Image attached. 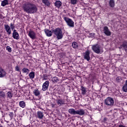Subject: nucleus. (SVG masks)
<instances>
[{
    "instance_id": "obj_1",
    "label": "nucleus",
    "mask_w": 127,
    "mask_h": 127,
    "mask_svg": "<svg viewBox=\"0 0 127 127\" xmlns=\"http://www.w3.org/2000/svg\"><path fill=\"white\" fill-rule=\"evenodd\" d=\"M22 8L25 12L30 14L37 12L38 10L36 5L30 2H27L24 4Z\"/></svg>"
},
{
    "instance_id": "obj_2",
    "label": "nucleus",
    "mask_w": 127,
    "mask_h": 127,
    "mask_svg": "<svg viewBox=\"0 0 127 127\" xmlns=\"http://www.w3.org/2000/svg\"><path fill=\"white\" fill-rule=\"evenodd\" d=\"M53 33H54L57 36V38L58 39H62L63 38V34H62V30L60 28H57L56 29H52Z\"/></svg>"
},
{
    "instance_id": "obj_3",
    "label": "nucleus",
    "mask_w": 127,
    "mask_h": 127,
    "mask_svg": "<svg viewBox=\"0 0 127 127\" xmlns=\"http://www.w3.org/2000/svg\"><path fill=\"white\" fill-rule=\"evenodd\" d=\"M68 113L71 115H79V116H83V115H85V110L83 109H79L75 111L74 109H70L68 110Z\"/></svg>"
},
{
    "instance_id": "obj_4",
    "label": "nucleus",
    "mask_w": 127,
    "mask_h": 127,
    "mask_svg": "<svg viewBox=\"0 0 127 127\" xmlns=\"http://www.w3.org/2000/svg\"><path fill=\"white\" fill-rule=\"evenodd\" d=\"M114 99L110 97H107L104 101V104L106 105V106H114Z\"/></svg>"
},
{
    "instance_id": "obj_5",
    "label": "nucleus",
    "mask_w": 127,
    "mask_h": 127,
    "mask_svg": "<svg viewBox=\"0 0 127 127\" xmlns=\"http://www.w3.org/2000/svg\"><path fill=\"white\" fill-rule=\"evenodd\" d=\"M92 50L94 51L95 53L97 54H100L101 53V46L99 44H96L92 47Z\"/></svg>"
},
{
    "instance_id": "obj_6",
    "label": "nucleus",
    "mask_w": 127,
    "mask_h": 127,
    "mask_svg": "<svg viewBox=\"0 0 127 127\" xmlns=\"http://www.w3.org/2000/svg\"><path fill=\"white\" fill-rule=\"evenodd\" d=\"M64 19L69 27H74V21H73L72 19L68 18L67 17H64Z\"/></svg>"
},
{
    "instance_id": "obj_7",
    "label": "nucleus",
    "mask_w": 127,
    "mask_h": 127,
    "mask_svg": "<svg viewBox=\"0 0 127 127\" xmlns=\"http://www.w3.org/2000/svg\"><path fill=\"white\" fill-rule=\"evenodd\" d=\"M103 32L104 34H105V35H106L107 36H111L112 34V32H111V31H110V29H109L108 26L104 27Z\"/></svg>"
},
{
    "instance_id": "obj_8",
    "label": "nucleus",
    "mask_w": 127,
    "mask_h": 127,
    "mask_svg": "<svg viewBox=\"0 0 127 127\" xmlns=\"http://www.w3.org/2000/svg\"><path fill=\"white\" fill-rule=\"evenodd\" d=\"M84 59L87 60V61H90V51L87 50L85 53H83Z\"/></svg>"
},
{
    "instance_id": "obj_9",
    "label": "nucleus",
    "mask_w": 127,
    "mask_h": 127,
    "mask_svg": "<svg viewBox=\"0 0 127 127\" xmlns=\"http://www.w3.org/2000/svg\"><path fill=\"white\" fill-rule=\"evenodd\" d=\"M48 87H49V81L47 80L43 84L42 90L46 91L48 89Z\"/></svg>"
},
{
    "instance_id": "obj_10",
    "label": "nucleus",
    "mask_w": 127,
    "mask_h": 127,
    "mask_svg": "<svg viewBox=\"0 0 127 127\" xmlns=\"http://www.w3.org/2000/svg\"><path fill=\"white\" fill-rule=\"evenodd\" d=\"M12 37L14 39H16V40H18V39H19V34L17 32H16V30H13Z\"/></svg>"
},
{
    "instance_id": "obj_11",
    "label": "nucleus",
    "mask_w": 127,
    "mask_h": 127,
    "mask_svg": "<svg viewBox=\"0 0 127 127\" xmlns=\"http://www.w3.org/2000/svg\"><path fill=\"white\" fill-rule=\"evenodd\" d=\"M58 106L60 107L63 105H65V100L63 99H58L56 101Z\"/></svg>"
},
{
    "instance_id": "obj_12",
    "label": "nucleus",
    "mask_w": 127,
    "mask_h": 127,
    "mask_svg": "<svg viewBox=\"0 0 127 127\" xmlns=\"http://www.w3.org/2000/svg\"><path fill=\"white\" fill-rule=\"evenodd\" d=\"M28 36L30 38L32 39H35L36 37V35L35 34V33L33 31H30L28 33Z\"/></svg>"
},
{
    "instance_id": "obj_13",
    "label": "nucleus",
    "mask_w": 127,
    "mask_h": 127,
    "mask_svg": "<svg viewBox=\"0 0 127 127\" xmlns=\"http://www.w3.org/2000/svg\"><path fill=\"white\" fill-rule=\"evenodd\" d=\"M6 75V72L2 68V67H0V78H3V77H5V76Z\"/></svg>"
},
{
    "instance_id": "obj_14",
    "label": "nucleus",
    "mask_w": 127,
    "mask_h": 127,
    "mask_svg": "<svg viewBox=\"0 0 127 127\" xmlns=\"http://www.w3.org/2000/svg\"><path fill=\"white\" fill-rule=\"evenodd\" d=\"M4 29L8 35L11 34V30L8 25H4Z\"/></svg>"
},
{
    "instance_id": "obj_15",
    "label": "nucleus",
    "mask_w": 127,
    "mask_h": 127,
    "mask_svg": "<svg viewBox=\"0 0 127 127\" xmlns=\"http://www.w3.org/2000/svg\"><path fill=\"white\" fill-rule=\"evenodd\" d=\"M44 31L47 36H49V37L52 36V33H53V32H52V30L50 31V30L46 29L44 30Z\"/></svg>"
},
{
    "instance_id": "obj_16",
    "label": "nucleus",
    "mask_w": 127,
    "mask_h": 127,
    "mask_svg": "<svg viewBox=\"0 0 127 127\" xmlns=\"http://www.w3.org/2000/svg\"><path fill=\"white\" fill-rule=\"evenodd\" d=\"M37 118H38V119H40V120H42V119H43V117H44L43 113L41 112V111H38L37 113Z\"/></svg>"
},
{
    "instance_id": "obj_17",
    "label": "nucleus",
    "mask_w": 127,
    "mask_h": 127,
    "mask_svg": "<svg viewBox=\"0 0 127 127\" xmlns=\"http://www.w3.org/2000/svg\"><path fill=\"white\" fill-rule=\"evenodd\" d=\"M42 2L45 5L48 7L50 6V4H51L49 0H42Z\"/></svg>"
},
{
    "instance_id": "obj_18",
    "label": "nucleus",
    "mask_w": 127,
    "mask_h": 127,
    "mask_svg": "<svg viewBox=\"0 0 127 127\" xmlns=\"http://www.w3.org/2000/svg\"><path fill=\"white\" fill-rule=\"evenodd\" d=\"M122 89L124 92L127 93V80H126L125 83L123 85Z\"/></svg>"
},
{
    "instance_id": "obj_19",
    "label": "nucleus",
    "mask_w": 127,
    "mask_h": 127,
    "mask_svg": "<svg viewBox=\"0 0 127 127\" xmlns=\"http://www.w3.org/2000/svg\"><path fill=\"white\" fill-rule=\"evenodd\" d=\"M55 5L57 7H60L62 5V2L60 1H56L55 3Z\"/></svg>"
},
{
    "instance_id": "obj_20",
    "label": "nucleus",
    "mask_w": 127,
    "mask_h": 127,
    "mask_svg": "<svg viewBox=\"0 0 127 127\" xmlns=\"http://www.w3.org/2000/svg\"><path fill=\"white\" fill-rule=\"evenodd\" d=\"M109 3L111 7H115V0H110Z\"/></svg>"
},
{
    "instance_id": "obj_21",
    "label": "nucleus",
    "mask_w": 127,
    "mask_h": 127,
    "mask_svg": "<svg viewBox=\"0 0 127 127\" xmlns=\"http://www.w3.org/2000/svg\"><path fill=\"white\" fill-rule=\"evenodd\" d=\"M6 4H8V1H7V0H3L1 2V5H2V6H5Z\"/></svg>"
},
{
    "instance_id": "obj_22",
    "label": "nucleus",
    "mask_w": 127,
    "mask_h": 127,
    "mask_svg": "<svg viewBox=\"0 0 127 127\" xmlns=\"http://www.w3.org/2000/svg\"><path fill=\"white\" fill-rule=\"evenodd\" d=\"M33 93L35 96H39L40 95V92L39 91L38 89H35Z\"/></svg>"
},
{
    "instance_id": "obj_23",
    "label": "nucleus",
    "mask_w": 127,
    "mask_h": 127,
    "mask_svg": "<svg viewBox=\"0 0 127 127\" xmlns=\"http://www.w3.org/2000/svg\"><path fill=\"white\" fill-rule=\"evenodd\" d=\"M72 47L73 48H78V43L76 42H73L72 44Z\"/></svg>"
},
{
    "instance_id": "obj_24",
    "label": "nucleus",
    "mask_w": 127,
    "mask_h": 127,
    "mask_svg": "<svg viewBox=\"0 0 127 127\" xmlns=\"http://www.w3.org/2000/svg\"><path fill=\"white\" fill-rule=\"evenodd\" d=\"M22 71L23 73H27V74H28L29 73V69H27L26 67H24Z\"/></svg>"
},
{
    "instance_id": "obj_25",
    "label": "nucleus",
    "mask_w": 127,
    "mask_h": 127,
    "mask_svg": "<svg viewBox=\"0 0 127 127\" xmlns=\"http://www.w3.org/2000/svg\"><path fill=\"white\" fill-rule=\"evenodd\" d=\"M19 106L21 108H24V107H25V103L24 102V101H20L19 102Z\"/></svg>"
},
{
    "instance_id": "obj_26",
    "label": "nucleus",
    "mask_w": 127,
    "mask_h": 127,
    "mask_svg": "<svg viewBox=\"0 0 127 127\" xmlns=\"http://www.w3.org/2000/svg\"><path fill=\"white\" fill-rule=\"evenodd\" d=\"M81 88L82 95H85V94L87 93V91H86V88H85L84 86H81Z\"/></svg>"
},
{
    "instance_id": "obj_27",
    "label": "nucleus",
    "mask_w": 127,
    "mask_h": 127,
    "mask_svg": "<svg viewBox=\"0 0 127 127\" xmlns=\"http://www.w3.org/2000/svg\"><path fill=\"white\" fill-rule=\"evenodd\" d=\"M34 76L35 74L34 72L33 71L31 72L29 74V76L30 77V79H33L34 78Z\"/></svg>"
},
{
    "instance_id": "obj_28",
    "label": "nucleus",
    "mask_w": 127,
    "mask_h": 127,
    "mask_svg": "<svg viewBox=\"0 0 127 127\" xmlns=\"http://www.w3.org/2000/svg\"><path fill=\"white\" fill-rule=\"evenodd\" d=\"M7 97H8V98H12V94H11V92L8 91L7 93Z\"/></svg>"
},
{
    "instance_id": "obj_29",
    "label": "nucleus",
    "mask_w": 127,
    "mask_h": 127,
    "mask_svg": "<svg viewBox=\"0 0 127 127\" xmlns=\"http://www.w3.org/2000/svg\"><path fill=\"white\" fill-rule=\"evenodd\" d=\"M71 4H77V0H70Z\"/></svg>"
},
{
    "instance_id": "obj_30",
    "label": "nucleus",
    "mask_w": 127,
    "mask_h": 127,
    "mask_svg": "<svg viewBox=\"0 0 127 127\" xmlns=\"http://www.w3.org/2000/svg\"><path fill=\"white\" fill-rule=\"evenodd\" d=\"M53 82H56V83L59 82V79L58 78V77H54L53 78Z\"/></svg>"
},
{
    "instance_id": "obj_31",
    "label": "nucleus",
    "mask_w": 127,
    "mask_h": 127,
    "mask_svg": "<svg viewBox=\"0 0 127 127\" xmlns=\"http://www.w3.org/2000/svg\"><path fill=\"white\" fill-rule=\"evenodd\" d=\"M48 80V76L46 74H44L43 76V81Z\"/></svg>"
},
{
    "instance_id": "obj_32",
    "label": "nucleus",
    "mask_w": 127,
    "mask_h": 127,
    "mask_svg": "<svg viewBox=\"0 0 127 127\" xmlns=\"http://www.w3.org/2000/svg\"><path fill=\"white\" fill-rule=\"evenodd\" d=\"M5 96V93L3 91H0V97H4Z\"/></svg>"
},
{
    "instance_id": "obj_33",
    "label": "nucleus",
    "mask_w": 127,
    "mask_h": 127,
    "mask_svg": "<svg viewBox=\"0 0 127 127\" xmlns=\"http://www.w3.org/2000/svg\"><path fill=\"white\" fill-rule=\"evenodd\" d=\"M10 28L12 30H13L14 28H15V26H14V24L11 23L10 25Z\"/></svg>"
},
{
    "instance_id": "obj_34",
    "label": "nucleus",
    "mask_w": 127,
    "mask_h": 127,
    "mask_svg": "<svg viewBox=\"0 0 127 127\" xmlns=\"http://www.w3.org/2000/svg\"><path fill=\"white\" fill-rule=\"evenodd\" d=\"M116 81H117V82H121V81H122V77H117Z\"/></svg>"
},
{
    "instance_id": "obj_35",
    "label": "nucleus",
    "mask_w": 127,
    "mask_h": 127,
    "mask_svg": "<svg viewBox=\"0 0 127 127\" xmlns=\"http://www.w3.org/2000/svg\"><path fill=\"white\" fill-rule=\"evenodd\" d=\"M6 48V50H7L8 52H11V48H10V47L7 46Z\"/></svg>"
},
{
    "instance_id": "obj_36",
    "label": "nucleus",
    "mask_w": 127,
    "mask_h": 127,
    "mask_svg": "<svg viewBox=\"0 0 127 127\" xmlns=\"http://www.w3.org/2000/svg\"><path fill=\"white\" fill-rule=\"evenodd\" d=\"M9 116L11 119H12V118H13V113L10 112L9 114Z\"/></svg>"
},
{
    "instance_id": "obj_37",
    "label": "nucleus",
    "mask_w": 127,
    "mask_h": 127,
    "mask_svg": "<svg viewBox=\"0 0 127 127\" xmlns=\"http://www.w3.org/2000/svg\"><path fill=\"white\" fill-rule=\"evenodd\" d=\"M90 37H94V36H95V33H90Z\"/></svg>"
},
{
    "instance_id": "obj_38",
    "label": "nucleus",
    "mask_w": 127,
    "mask_h": 127,
    "mask_svg": "<svg viewBox=\"0 0 127 127\" xmlns=\"http://www.w3.org/2000/svg\"><path fill=\"white\" fill-rule=\"evenodd\" d=\"M15 70L16 71H19V66H18V65H17L15 67Z\"/></svg>"
},
{
    "instance_id": "obj_39",
    "label": "nucleus",
    "mask_w": 127,
    "mask_h": 127,
    "mask_svg": "<svg viewBox=\"0 0 127 127\" xmlns=\"http://www.w3.org/2000/svg\"><path fill=\"white\" fill-rule=\"evenodd\" d=\"M107 121H108V119H107V118H104L103 119V122L104 123H106Z\"/></svg>"
},
{
    "instance_id": "obj_40",
    "label": "nucleus",
    "mask_w": 127,
    "mask_h": 127,
    "mask_svg": "<svg viewBox=\"0 0 127 127\" xmlns=\"http://www.w3.org/2000/svg\"><path fill=\"white\" fill-rule=\"evenodd\" d=\"M119 49H123L124 47L123 46V44L119 47Z\"/></svg>"
},
{
    "instance_id": "obj_41",
    "label": "nucleus",
    "mask_w": 127,
    "mask_h": 127,
    "mask_svg": "<svg viewBox=\"0 0 127 127\" xmlns=\"http://www.w3.org/2000/svg\"><path fill=\"white\" fill-rule=\"evenodd\" d=\"M1 37V34H0V38Z\"/></svg>"
},
{
    "instance_id": "obj_42",
    "label": "nucleus",
    "mask_w": 127,
    "mask_h": 127,
    "mask_svg": "<svg viewBox=\"0 0 127 127\" xmlns=\"http://www.w3.org/2000/svg\"><path fill=\"white\" fill-rule=\"evenodd\" d=\"M0 127H3L2 126H0Z\"/></svg>"
}]
</instances>
